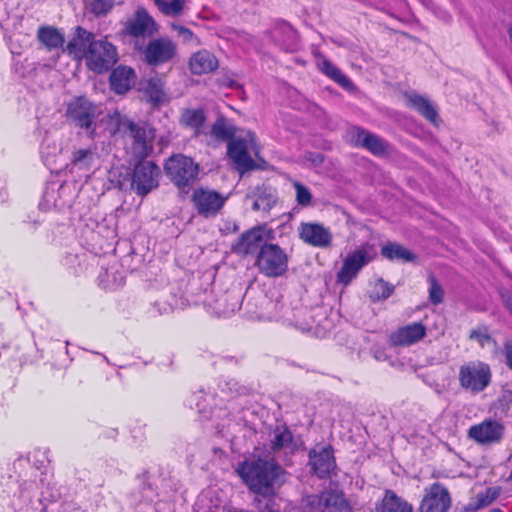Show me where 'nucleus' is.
<instances>
[{
  "instance_id": "nucleus-1",
  "label": "nucleus",
  "mask_w": 512,
  "mask_h": 512,
  "mask_svg": "<svg viewBox=\"0 0 512 512\" xmlns=\"http://www.w3.org/2000/svg\"><path fill=\"white\" fill-rule=\"evenodd\" d=\"M236 472L253 493L268 496L284 482L285 471L274 459L258 458L238 463Z\"/></svg>"
},
{
  "instance_id": "nucleus-2",
  "label": "nucleus",
  "mask_w": 512,
  "mask_h": 512,
  "mask_svg": "<svg viewBox=\"0 0 512 512\" xmlns=\"http://www.w3.org/2000/svg\"><path fill=\"white\" fill-rule=\"evenodd\" d=\"M67 116L77 127L93 136L98 122L103 119V110L100 105L92 103L87 98L77 97L69 102Z\"/></svg>"
},
{
  "instance_id": "nucleus-3",
  "label": "nucleus",
  "mask_w": 512,
  "mask_h": 512,
  "mask_svg": "<svg viewBox=\"0 0 512 512\" xmlns=\"http://www.w3.org/2000/svg\"><path fill=\"white\" fill-rule=\"evenodd\" d=\"M490 366L480 360H472L459 367V385L466 391L477 394L484 391L491 383Z\"/></svg>"
},
{
  "instance_id": "nucleus-4",
  "label": "nucleus",
  "mask_w": 512,
  "mask_h": 512,
  "mask_svg": "<svg viewBox=\"0 0 512 512\" xmlns=\"http://www.w3.org/2000/svg\"><path fill=\"white\" fill-rule=\"evenodd\" d=\"M79 187L75 181L50 182L43 193L40 206L43 209L64 211L70 209L78 196Z\"/></svg>"
},
{
  "instance_id": "nucleus-5",
  "label": "nucleus",
  "mask_w": 512,
  "mask_h": 512,
  "mask_svg": "<svg viewBox=\"0 0 512 512\" xmlns=\"http://www.w3.org/2000/svg\"><path fill=\"white\" fill-rule=\"evenodd\" d=\"M198 171V164L182 154L172 155L165 163L166 175L179 188L191 186L197 178Z\"/></svg>"
},
{
  "instance_id": "nucleus-6",
  "label": "nucleus",
  "mask_w": 512,
  "mask_h": 512,
  "mask_svg": "<svg viewBox=\"0 0 512 512\" xmlns=\"http://www.w3.org/2000/svg\"><path fill=\"white\" fill-rule=\"evenodd\" d=\"M255 265L267 277H279L288 269V255L276 244H267L258 252Z\"/></svg>"
},
{
  "instance_id": "nucleus-7",
  "label": "nucleus",
  "mask_w": 512,
  "mask_h": 512,
  "mask_svg": "<svg viewBox=\"0 0 512 512\" xmlns=\"http://www.w3.org/2000/svg\"><path fill=\"white\" fill-rule=\"evenodd\" d=\"M255 147L256 137L250 131L244 137L233 138L228 142V156L241 174L255 168V162L249 154V150H253Z\"/></svg>"
},
{
  "instance_id": "nucleus-8",
  "label": "nucleus",
  "mask_w": 512,
  "mask_h": 512,
  "mask_svg": "<svg viewBox=\"0 0 512 512\" xmlns=\"http://www.w3.org/2000/svg\"><path fill=\"white\" fill-rule=\"evenodd\" d=\"M301 312V310H298L295 313L283 303L263 297L261 300L260 311L256 313V316L260 320H283L302 331L309 330V323H302L297 319V316L300 315Z\"/></svg>"
},
{
  "instance_id": "nucleus-9",
  "label": "nucleus",
  "mask_w": 512,
  "mask_h": 512,
  "mask_svg": "<svg viewBox=\"0 0 512 512\" xmlns=\"http://www.w3.org/2000/svg\"><path fill=\"white\" fill-rule=\"evenodd\" d=\"M376 252L372 245H362L351 252L343 261V265L337 273V281L348 285L359 273V271L374 259Z\"/></svg>"
},
{
  "instance_id": "nucleus-10",
  "label": "nucleus",
  "mask_w": 512,
  "mask_h": 512,
  "mask_svg": "<svg viewBox=\"0 0 512 512\" xmlns=\"http://www.w3.org/2000/svg\"><path fill=\"white\" fill-rule=\"evenodd\" d=\"M87 67L95 73L108 71L118 60L116 47L107 40H96L90 44L86 57Z\"/></svg>"
},
{
  "instance_id": "nucleus-11",
  "label": "nucleus",
  "mask_w": 512,
  "mask_h": 512,
  "mask_svg": "<svg viewBox=\"0 0 512 512\" xmlns=\"http://www.w3.org/2000/svg\"><path fill=\"white\" fill-rule=\"evenodd\" d=\"M303 509L304 512H351L343 495L331 490L307 496Z\"/></svg>"
},
{
  "instance_id": "nucleus-12",
  "label": "nucleus",
  "mask_w": 512,
  "mask_h": 512,
  "mask_svg": "<svg viewBox=\"0 0 512 512\" xmlns=\"http://www.w3.org/2000/svg\"><path fill=\"white\" fill-rule=\"evenodd\" d=\"M161 170L152 161H139L132 173L131 187L141 196L158 187Z\"/></svg>"
},
{
  "instance_id": "nucleus-13",
  "label": "nucleus",
  "mask_w": 512,
  "mask_h": 512,
  "mask_svg": "<svg viewBox=\"0 0 512 512\" xmlns=\"http://www.w3.org/2000/svg\"><path fill=\"white\" fill-rule=\"evenodd\" d=\"M123 130L128 137L132 139L131 151L138 159L146 158L152 150L151 143L147 140V133L144 127H141L129 119L119 120L116 131Z\"/></svg>"
},
{
  "instance_id": "nucleus-14",
  "label": "nucleus",
  "mask_w": 512,
  "mask_h": 512,
  "mask_svg": "<svg viewBox=\"0 0 512 512\" xmlns=\"http://www.w3.org/2000/svg\"><path fill=\"white\" fill-rule=\"evenodd\" d=\"M192 202L197 212L204 216H215L226 202V197L217 191L198 188L192 194Z\"/></svg>"
},
{
  "instance_id": "nucleus-15",
  "label": "nucleus",
  "mask_w": 512,
  "mask_h": 512,
  "mask_svg": "<svg viewBox=\"0 0 512 512\" xmlns=\"http://www.w3.org/2000/svg\"><path fill=\"white\" fill-rule=\"evenodd\" d=\"M47 473L38 468L29 467L21 476L18 484V498L22 503L31 502L36 492L48 485Z\"/></svg>"
},
{
  "instance_id": "nucleus-16",
  "label": "nucleus",
  "mask_w": 512,
  "mask_h": 512,
  "mask_svg": "<svg viewBox=\"0 0 512 512\" xmlns=\"http://www.w3.org/2000/svg\"><path fill=\"white\" fill-rule=\"evenodd\" d=\"M157 30L155 20L144 7H138L134 15L124 24V32L135 38L150 36Z\"/></svg>"
},
{
  "instance_id": "nucleus-17",
  "label": "nucleus",
  "mask_w": 512,
  "mask_h": 512,
  "mask_svg": "<svg viewBox=\"0 0 512 512\" xmlns=\"http://www.w3.org/2000/svg\"><path fill=\"white\" fill-rule=\"evenodd\" d=\"M266 229L261 226L253 227L244 232L232 245V250L238 255L255 254L266 246Z\"/></svg>"
},
{
  "instance_id": "nucleus-18",
  "label": "nucleus",
  "mask_w": 512,
  "mask_h": 512,
  "mask_svg": "<svg viewBox=\"0 0 512 512\" xmlns=\"http://www.w3.org/2000/svg\"><path fill=\"white\" fill-rule=\"evenodd\" d=\"M177 45L169 38L161 37L148 43L144 56L149 65H159L170 61L176 54Z\"/></svg>"
},
{
  "instance_id": "nucleus-19",
  "label": "nucleus",
  "mask_w": 512,
  "mask_h": 512,
  "mask_svg": "<svg viewBox=\"0 0 512 512\" xmlns=\"http://www.w3.org/2000/svg\"><path fill=\"white\" fill-rule=\"evenodd\" d=\"M504 434V426L497 420L486 419L469 429V437L480 444L499 442Z\"/></svg>"
},
{
  "instance_id": "nucleus-20",
  "label": "nucleus",
  "mask_w": 512,
  "mask_h": 512,
  "mask_svg": "<svg viewBox=\"0 0 512 512\" xmlns=\"http://www.w3.org/2000/svg\"><path fill=\"white\" fill-rule=\"evenodd\" d=\"M347 138L353 145L364 147L375 155L387 152V145L380 137L360 127H351L347 131Z\"/></svg>"
},
{
  "instance_id": "nucleus-21",
  "label": "nucleus",
  "mask_w": 512,
  "mask_h": 512,
  "mask_svg": "<svg viewBox=\"0 0 512 512\" xmlns=\"http://www.w3.org/2000/svg\"><path fill=\"white\" fill-rule=\"evenodd\" d=\"M309 463L319 478L327 477L336 467L333 451L329 446H316L309 452Z\"/></svg>"
},
{
  "instance_id": "nucleus-22",
  "label": "nucleus",
  "mask_w": 512,
  "mask_h": 512,
  "mask_svg": "<svg viewBox=\"0 0 512 512\" xmlns=\"http://www.w3.org/2000/svg\"><path fill=\"white\" fill-rule=\"evenodd\" d=\"M451 505L450 495L446 488L435 483L423 498L421 512H447Z\"/></svg>"
},
{
  "instance_id": "nucleus-23",
  "label": "nucleus",
  "mask_w": 512,
  "mask_h": 512,
  "mask_svg": "<svg viewBox=\"0 0 512 512\" xmlns=\"http://www.w3.org/2000/svg\"><path fill=\"white\" fill-rule=\"evenodd\" d=\"M299 236L305 243L314 247H327L332 241L329 228L319 223H302L299 228Z\"/></svg>"
},
{
  "instance_id": "nucleus-24",
  "label": "nucleus",
  "mask_w": 512,
  "mask_h": 512,
  "mask_svg": "<svg viewBox=\"0 0 512 512\" xmlns=\"http://www.w3.org/2000/svg\"><path fill=\"white\" fill-rule=\"evenodd\" d=\"M269 33L272 40L281 49L285 51H293L296 48L297 33L286 21H276Z\"/></svg>"
},
{
  "instance_id": "nucleus-25",
  "label": "nucleus",
  "mask_w": 512,
  "mask_h": 512,
  "mask_svg": "<svg viewBox=\"0 0 512 512\" xmlns=\"http://www.w3.org/2000/svg\"><path fill=\"white\" fill-rule=\"evenodd\" d=\"M426 335V327L421 322H414L399 328L391 335V342L397 346H410Z\"/></svg>"
},
{
  "instance_id": "nucleus-26",
  "label": "nucleus",
  "mask_w": 512,
  "mask_h": 512,
  "mask_svg": "<svg viewBox=\"0 0 512 512\" xmlns=\"http://www.w3.org/2000/svg\"><path fill=\"white\" fill-rule=\"evenodd\" d=\"M218 66V59L206 49L193 53L189 59V69L194 75L211 73L215 71Z\"/></svg>"
},
{
  "instance_id": "nucleus-27",
  "label": "nucleus",
  "mask_w": 512,
  "mask_h": 512,
  "mask_svg": "<svg viewBox=\"0 0 512 512\" xmlns=\"http://www.w3.org/2000/svg\"><path fill=\"white\" fill-rule=\"evenodd\" d=\"M270 447L274 452L283 451L286 454L297 449L292 432L286 425H277L270 433Z\"/></svg>"
},
{
  "instance_id": "nucleus-28",
  "label": "nucleus",
  "mask_w": 512,
  "mask_h": 512,
  "mask_svg": "<svg viewBox=\"0 0 512 512\" xmlns=\"http://www.w3.org/2000/svg\"><path fill=\"white\" fill-rule=\"evenodd\" d=\"M99 155L95 146L80 148L73 151L70 166L71 171L79 170L90 172L98 164Z\"/></svg>"
},
{
  "instance_id": "nucleus-29",
  "label": "nucleus",
  "mask_w": 512,
  "mask_h": 512,
  "mask_svg": "<svg viewBox=\"0 0 512 512\" xmlns=\"http://www.w3.org/2000/svg\"><path fill=\"white\" fill-rule=\"evenodd\" d=\"M94 36L91 32L82 27H77L75 36L68 42L66 50L75 59L87 57L90 44L94 43Z\"/></svg>"
},
{
  "instance_id": "nucleus-30",
  "label": "nucleus",
  "mask_w": 512,
  "mask_h": 512,
  "mask_svg": "<svg viewBox=\"0 0 512 512\" xmlns=\"http://www.w3.org/2000/svg\"><path fill=\"white\" fill-rule=\"evenodd\" d=\"M136 80L135 71L127 66H119L110 75V84L117 94H123L130 90Z\"/></svg>"
},
{
  "instance_id": "nucleus-31",
  "label": "nucleus",
  "mask_w": 512,
  "mask_h": 512,
  "mask_svg": "<svg viewBox=\"0 0 512 512\" xmlns=\"http://www.w3.org/2000/svg\"><path fill=\"white\" fill-rule=\"evenodd\" d=\"M317 67L327 77L347 91L354 89L352 81L332 62L322 55L317 56Z\"/></svg>"
},
{
  "instance_id": "nucleus-32",
  "label": "nucleus",
  "mask_w": 512,
  "mask_h": 512,
  "mask_svg": "<svg viewBox=\"0 0 512 512\" xmlns=\"http://www.w3.org/2000/svg\"><path fill=\"white\" fill-rule=\"evenodd\" d=\"M254 211H269L277 202L276 191L270 187H257L247 196Z\"/></svg>"
},
{
  "instance_id": "nucleus-33",
  "label": "nucleus",
  "mask_w": 512,
  "mask_h": 512,
  "mask_svg": "<svg viewBox=\"0 0 512 512\" xmlns=\"http://www.w3.org/2000/svg\"><path fill=\"white\" fill-rule=\"evenodd\" d=\"M409 105L417 110L424 118L430 121L435 126H438V112L435 106L429 101L428 98L418 95L411 94L407 97Z\"/></svg>"
},
{
  "instance_id": "nucleus-34",
  "label": "nucleus",
  "mask_w": 512,
  "mask_h": 512,
  "mask_svg": "<svg viewBox=\"0 0 512 512\" xmlns=\"http://www.w3.org/2000/svg\"><path fill=\"white\" fill-rule=\"evenodd\" d=\"M409 105L417 110L424 118L430 121L435 126H438V112L435 106L429 101L428 98L418 95L411 94L407 97Z\"/></svg>"
},
{
  "instance_id": "nucleus-35",
  "label": "nucleus",
  "mask_w": 512,
  "mask_h": 512,
  "mask_svg": "<svg viewBox=\"0 0 512 512\" xmlns=\"http://www.w3.org/2000/svg\"><path fill=\"white\" fill-rule=\"evenodd\" d=\"M37 35L39 41L48 50L60 49L65 42L64 35L54 27H40Z\"/></svg>"
},
{
  "instance_id": "nucleus-36",
  "label": "nucleus",
  "mask_w": 512,
  "mask_h": 512,
  "mask_svg": "<svg viewBox=\"0 0 512 512\" xmlns=\"http://www.w3.org/2000/svg\"><path fill=\"white\" fill-rule=\"evenodd\" d=\"M378 510L379 512H412V506L393 491L387 490Z\"/></svg>"
},
{
  "instance_id": "nucleus-37",
  "label": "nucleus",
  "mask_w": 512,
  "mask_h": 512,
  "mask_svg": "<svg viewBox=\"0 0 512 512\" xmlns=\"http://www.w3.org/2000/svg\"><path fill=\"white\" fill-rule=\"evenodd\" d=\"M381 254L391 261L411 262L416 256L404 246L398 243H389L382 247Z\"/></svg>"
},
{
  "instance_id": "nucleus-38",
  "label": "nucleus",
  "mask_w": 512,
  "mask_h": 512,
  "mask_svg": "<svg viewBox=\"0 0 512 512\" xmlns=\"http://www.w3.org/2000/svg\"><path fill=\"white\" fill-rule=\"evenodd\" d=\"M206 117L202 109H187L181 115V124L194 131L195 135H199L204 126Z\"/></svg>"
},
{
  "instance_id": "nucleus-39",
  "label": "nucleus",
  "mask_w": 512,
  "mask_h": 512,
  "mask_svg": "<svg viewBox=\"0 0 512 512\" xmlns=\"http://www.w3.org/2000/svg\"><path fill=\"white\" fill-rule=\"evenodd\" d=\"M210 133L216 140L230 141L234 136L235 127L227 119L219 117L213 123Z\"/></svg>"
},
{
  "instance_id": "nucleus-40",
  "label": "nucleus",
  "mask_w": 512,
  "mask_h": 512,
  "mask_svg": "<svg viewBox=\"0 0 512 512\" xmlns=\"http://www.w3.org/2000/svg\"><path fill=\"white\" fill-rule=\"evenodd\" d=\"M499 487H488L484 492L478 493L475 501L469 505L470 511H477L492 504L500 495Z\"/></svg>"
},
{
  "instance_id": "nucleus-41",
  "label": "nucleus",
  "mask_w": 512,
  "mask_h": 512,
  "mask_svg": "<svg viewBox=\"0 0 512 512\" xmlns=\"http://www.w3.org/2000/svg\"><path fill=\"white\" fill-rule=\"evenodd\" d=\"M240 307V297L227 294L222 299L217 301L215 310L217 314L228 317L239 310Z\"/></svg>"
},
{
  "instance_id": "nucleus-42",
  "label": "nucleus",
  "mask_w": 512,
  "mask_h": 512,
  "mask_svg": "<svg viewBox=\"0 0 512 512\" xmlns=\"http://www.w3.org/2000/svg\"><path fill=\"white\" fill-rule=\"evenodd\" d=\"M158 9L167 16L177 17L181 15L185 0H154Z\"/></svg>"
},
{
  "instance_id": "nucleus-43",
  "label": "nucleus",
  "mask_w": 512,
  "mask_h": 512,
  "mask_svg": "<svg viewBox=\"0 0 512 512\" xmlns=\"http://www.w3.org/2000/svg\"><path fill=\"white\" fill-rule=\"evenodd\" d=\"M86 7L96 17H102L112 10L114 0H86Z\"/></svg>"
},
{
  "instance_id": "nucleus-44",
  "label": "nucleus",
  "mask_w": 512,
  "mask_h": 512,
  "mask_svg": "<svg viewBox=\"0 0 512 512\" xmlns=\"http://www.w3.org/2000/svg\"><path fill=\"white\" fill-rule=\"evenodd\" d=\"M394 287L383 279H378L371 291V298L373 300H385L393 293Z\"/></svg>"
},
{
  "instance_id": "nucleus-45",
  "label": "nucleus",
  "mask_w": 512,
  "mask_h": 512,
  "mask_svg": "<svg viewBox=\"0 0 512 512\" xmlns=\"http://www.w3.org/2000/svg\"><path fill=\"white\" fill-rule=\"evenodd\" d=\"M469 339L476 341L482 348L492 343L495 344L494 339L489 333L486 326H478L470 332Z\"/></svg>"
},
{
  "instance_id": "nucleus-46",
  "label": "nucleus",
  "mask_w": 512,
  "mask_h": 512,
  "mask_svg": "<svg viewBox=\"0 0 512 512\" xmlns=\"http://www.w3.org/2000/svg\"><path fill=\"white\" fill-rule=\"evenodd\" d=\"M292 185L296 192V201L298 205L302 207L310 206L312 204V193L310 190L296 180L292 181Z\"/></svg>"
},
{
  "instance_id": "nucleus-47",
  "label": "nucleus",
  "mask_w": 512,
  "mask_h": 512,
  "mask_svg": "<svg viewBox=\"0 0 512 512\" xmlns=\"http://www.w3.org/2000/svg\"><path fill=\"white\" fill-rule=\"evenodd\" d=\"M171 27L173 31H175L178 36L182 38L183 42L193 44L195 46L200 45L199 38L187 27L179 24H172Z\"/></svg>"
},
{
  "instance_id": "nucleus-48",
  "label": "nucleus",
  "mask_w": 512,
  "mask_h": 512,
  "mask_svg": "<svg viewBox=\"0 0 512 512\" xmlns=\"http://www.w3.org/2000/svg\"><path fill=\"white\" fill-rule=\"evenodd\" d=\"M443 289L438 284V282L432 277L430 279V288H429V299L434 304H440L443 301Z\"/></svg>"
},
{
  "instance_id": "nucleus-49",
  "label": "nucleus",
  "mask_w": 512,
  "mask_h": 512,
  "mask_svg": "<svg viewBox=\"0 0 512 512\" xmlns=\"http://www.w3.org/2000/svg\"><path fill=\"white\" fill-rule=\"evenodd\" d=\"M503 354L505 356V363L512 371V341L506 340L503 344Z\"/></svg>"
},
{
  "instance_id": "nucleus-50",
  "label": "nucleus",
  "mask_w": 512,
  "mask_h": 512,
  "mask_svg": "<svg viewBox=\"0 0 512 512\" xmlns=\"http://www.w3.org/2000/svg\"><path fill=\"white\" fill-rule=\"evenodd\" d=\"M154 499V492L149 485L147 488L143 490V500L147 502H152Z\"/></svg>"
},
{
  "instance_id": "nucleus-51",
  "label": "nucleus",
  "mask_w": 512,
  "mask_h": 512,
  "mask_svg": "<svg viewBox=\"0 0 512 512\" xmlns=\"http://www.w3.org/2000/svg\"><path fill=\"white\" fill-rule=\"evenodd\" d=\"M308 160L312 161L313 164H321L323 162V157L321 154H311V157L308 158Z\"/></svg>"
},
{
  "instance_id": "nucleus-52",
  "label": "nucleus",
  "mask_w": 512,
  "mask_h": 512,
  "mask_svg": "<svg viewBox=\"0 0 512 512\" xmlns=\"http://www.w3.org/2000/svg\"><path fill=\"white\" fill-rule=\"evenodd\" d=\"M211 494V491L203 492L198 499V502L200 504H203L206 499H208L209 495Z\"/></svg>"
},
{
  "instance_id": "nucleus-53",
  "label": "nucleus",
  "mask_w": 512,
  "mask_h": 512,
  "mask_svg": "<svg viewBox=\"0 0 512 512\" xmlns=\"http://www.w3.org/2000/svg\"><path fill=\"white\" fill-rule=\"evenodd\" d=\"M122 281H123V277L122 276H120L119 279L114 278V282H116L118 285H120L122 283Z\"/></svg>"
},
{
  "instance_id": "nucleus-54",
  "label": "nucleus",
  "mask_w": 512,
  "mask_h": 512,
  "mask_svg": "<svg viewBox=\"0 0 512 512\" xmlns=\"http://www.w3.org/2000/svg\"><path fill=\"white\" fill-rule=\"evenodd\" d=\"M46 149H47L46 145H45V144H43V145L41 146V153H42V155H43V156H44V155H45V153H46V152H45V150H46Z\"/></svg>"
},
{
  "instance_id": "nucleus-55",
  "label": "nucleus",
  "mask_w": 512,
  "mask_h": 512,
  "mask_svg": "<svg viewBox=\"0 0 512 512\" xmlns=\"http://www.w3.org/2000/svg\"><path fill=\"white\" fill-rule=\"evenodd\" d=\"M509 38H510V41L512 42V27L509 29Z\"/></svg>"
},
{
  "instance_id": "nucleus-56",
  "label": "nucleus",
  "mask_w": 512,
  "mask_h": 512,
  "mask_svg": "<svg viewBox=\"0 0 512 512\" xmlns=\"http://www.w3.org/2000/svg\"><path fill=\"white\" fill-rule=\"evenodd\" d=\"M490 512H503V511L500 509H492Z\"/></svg>"
},
{
  "instance_id": "nucleus-57",
  "label": "nucleus",
  "mask_w": 512,
  "mask_h": 512,
  "mask_svg": "<svg viewBox=\"0 0 512 512\" xmlns=\"http://www.w3.org/2000/svg\"><path fill=\"white\" fill-rule=\"evenodd\" d=\"M421 1H422L423 3H425V2H426V0H421Z\"/></svg>"
}]
</instances>
